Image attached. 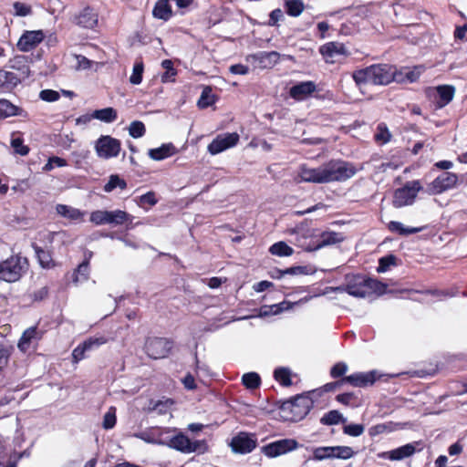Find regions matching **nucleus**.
I'll return each mask as SVG.
<instances>
[{"label":"nucleus","instance_id":"nucleus-1","mask_svg":"<svg viewBox=\"0 0 467 467\" xmlns=\"http://www.w3.org/2000/svg\"><path fill=\"white\" fill-rule=\"evenodd\" d=\"M397 68L389 64H374L356 70L353 79L357 85L372 84L386 86L391 83L396 77Z\"/></svg>","mask_w":467,"mask_h":467},{"label":"nucleus","instance_id":"nucleus-2","mask_svg":"<svg viewBox=\"0 0 467 467\" xmlns=\"http://www.w3.org/2000/svg\"><path fill=\"white\" fill-rule=\"evenodd\" d=\"M296 234V245L306 251H315L322 247L332 245L342 242L345 237L342 234L337 232H324L319 236L314 237L309 229L306 233L300 234L299 231H295Z\"/></svg>","mask_w":467,"mask_h":467},{"label":"nucleus","instance_id":"nucleus-3","mask_svg":"<svg viewBox=\"0 0 467 467\" xmlns=\"http://www.w3.org/2000/svg\"><path fill=\"white\" fill-rule=\"evenodd\" d=\"M29 267V261L20 254H12L0 262V280L7 283L19 281Z\"/></svg>","mask_w":467,"mask_h":467},{"label":"nucleus","instance_id":"nucleus-4","mask_svg":"<svg viewBox=\"0 0 467 467\" xmlns=\"http://www.w3.org/2000/svg\"><path fill=\"white\" fill-rule=\"evenodd\" d=\"M324 181L326 182L345 181L353 177L357 172V168L349 162L343 161H333L326 165Z\"/></svg>","mask_w":467,"mask_h":467},{"label":"nucleus","instance_id":"nucleus-5","mask_svg":"<svg viewBox=\"0 0 467 467\" xmlns=\"http://www.w3.org/2000/svg\"><path fill=\"white\" fill-rule=\"evenodd\" d=\"M422 190L420 181H411L394 192L392 204L396 208L409 206L414 203L417 194Z\"/></svg>","mask_w":467,"mask_h":467},{"label":"nucleus","instance_id":"nucleus-6","mask_svg":"<svg viewBox=\"0 0 467 467\" xmlns=\"http://www.w3.org/2000/svg\"><path fill=\"white\" fill-rule=\"evenodd\" d=\"M173 345L171 339L153 337L146 339L144 349L145 353L151 358H164L169 356Z\"/></svg>","mask_w":467,"mask_h":467},{"label":"nucleus","instance_id":"nucleus-7","mask_svg":"<svg viewBox=\"0 0 467 467\" xmlns=\"http://www.w3.org/2000/svg\"><path fill=\"white\" fill-rule=\"evenodd\" d=\"M355 454L353 449L348 446H323L313 450V459L323 461L327 459L348 460Z\"/></svg>","mask_w":467,"mask_h":467},{"label":"nucleus","instance_id":"nucleus-8","mask_svg":"<svg viewBox=\"0 0 467 467\" xmlns=\"http://www.w3.org/2000/svg\"><path fill=\"white\" fill-rule=\"evenodd\" d=\"M257 443L255 433L240 431L232 438L229 446L234 453L247 454L256 448Z\"/></svg>","mask_w":467,"mask_h":467},{"label":"nucleus","instance_id":"nucleus-9","mask_svg":"<svg viewBox=\"0 0 467 467\" xmlns=\"http://www.w3.org/2000/svg\"><path fill=\"white\" fill-rule=\"evenodd\" d=\"M98 155L104 159L117 157L121 150L120 140L109 135L100 136L96 142Z\"/></svg>","mask_w":467,"mask_h":467},{"label":"nucleus","instance_id":"nucleus-10","mask_svg":"<svg viewBox=\"0 0 467 467\" xmlns=\"http://www.w3.org/2000/svg\"><path fill=\"white\" fill-rule=\"evenodd\" d=\"M167 445L182 453L195 452L201 449L202 446L206 447L205 441H192L184 433L179 432L170 438Z\"/></svg>","mask_w":467,"mask_h":467},{"label":"nucleus","instance_id":"nucleus-11","mask_svg":"<svg viewBox=\"0 0 467 467\" xmlns=\"http://www.w3.org/2000/svg\"><path fill=\"white\" fill-rule=\"evenodd\" d=\"M458 182V176L452 172H443L438 176L427 187L429 194H439L456 186Z\"/></svg>","mask_w":467,"mask_h":467},{"label":"nucleus","instance_id":"nucleus-12","mask_svg":"<svg viewBox=\"0 0 467 467\" xmlns=\"http://www.w3.org/2000/svg\"><path fill=\"white\" fill-rule=\"evenodd\" d=\"M239 135L236 132L223 133L217 135L208 145V151L216 155L222 151L235 146L239 141Z\"/></svg>","mask_w":467,"mask_h":467},{"label":"nucleus","instance_id":"nucleus-13","mask_svg":"<svg viewBox=\"0 0 467 467\" xmlns=\"http://www.w3.org/2000/svg\"><path fill=\"white\" fill-rule=\"evenodd\" d=\"M315 391H308L294 397V422L303 420L313 407L314 400L311 397Z\"/></svg>","mask_w":467,"mask_h":467},{"label":"nucleus","instance_id":"nucleus-14","mask_svg":"<svg viewBox=\"0 0 467 467\" xmlns=\"http://www.w3.org/2000/svg\"><path fill=\"white\" fill-rule=\"evenodd\" d=\"M45 37L46 35L43 30H26L17 41V49L22 52H29L43 42Z\"/></svg>","mask_w":467,"mask_h":467},{"label":"nucleus","instance_id":"nucleus-15","mask_svg":"<svg viewBox=\"0 0 467 467\" xmlns=\"http://www.w3.org/2000/svg\"><path fill=\"white\" fill-rule=\"evenodd\" d=\"M99 22V15L94 8L86 6L73 18V23L77 26L92 29L97 26Z\"/></svg>","mask_w":467,"mask_h":467},{"label":"nucleus","instance_id":"nucleus-16","mask_svg":"<svg viewBox=\"0 0 467 467\" xmlns=\"http://www.w3.org/2000/svg\"><path fill=\"white\" fill-rule=\"evenodd\" d=\"M319 51L327 63H335L338 57L348 55L345 45L339 42H328Z\"/></svg>","mask_w":467,"mask_h":467},{"label":"nucleus","instance_id":"nucleus-17","mask_svg":"<svg viewBox=\"0 0 467 467\" xmlns=\"http://www.w3.org/2000/svg\"><path fill=\"white\" fill-rule=\"evenodd\" d=\"M380 375L376 370H371L368 372H358L347 376L344 378V381L351 384L354 387H367L372 385L378 379H379Z\"/></svg>","mask_w":467,"mask_h":467},{"label":"nucleus","instance_id":"nucleus-18","mask_svg":"<svg viewBox=\"0 0 467 467\" xmlns=\"http://www.w3.org/2000/svg\"><path fill=\"white\" fill-rule=\"evenodd\" d=\"M292 451V440L285 439L271 442L262 447V452L274 458Z\"/></svg>","mask_w":467,"mask_h":467},{"label":"nucleus","instance_id":"nucleus-19","mask_svg":"<svg viewBox=\"0 0 467 467\" xmlns=\"http://www.w3.org/2000/svg\"><path fill=\"white\" fill-rule=\"evenodd\" d=\"M336 290L346 291L350 296L356 297H367L368 292L365 287V277L361 275H355L350 279L346 287H337Z\"/></svg>","mask_w":467,"mask_h":467},{"label":"nucleus","instance_id":"nucleus-20","mask_svg":"<svg viewBox=\"0 0 467 467\" xmlns=\"http://www.w3.org/2000/svg\"><path fill=\"white\" fill-rule=\"evenodd\" d=\"M91 256L92 252H89L88 254L85 256V259L82 261V263H80L71 274V283L74 285H78V284L88 280L90 274Z\"/></svg>","mask_w":467,"mask_h":467},{"label":"nucleus","instance_id":"nucleus-21","mask_svg":"<svg viewBox=\"0 0 467 467\" xmlns=\"http://www.w3.org/2000/svg\"><path fill=\"white\" fill-rule=\"evenodd\" d=\"M20 83L16 73L0 69V93H11Z\"/></svg>","mask_w":467,"mask_h":467},{"label":"nucleus","instance_id":"nucleus-22","mask_svg":"<svg viewBox=\"0 0 467 467\" xmlns=\"http://www.w3.org/2000/svg\"><path fill=\"white\" fill-rule=\"evenodd\" d=\"M415 451L414 445L408 443L392 451L381 452L379 457L390 461H401L414 454Z\"/></svg>","mask_w":467,"mask_h":467},{"label":"nucleus","instance_id":"nucleus-23","mask_svg":"<svg viewBox=\"0 0 467 467\" xmlns=\"http://www.w3.org/2000/svg\"><path fill=\"white\" fill-rule=\"evenodd\" d=\"M324 165L318 168H307L302 166L299 171V177L302 181L314 183H325Z\"/></svg>","mask_w":467,"mask_h":467},{"label":"nucleus","instance_id":"nucleus-24","mask_svg":"<svg viewBox=\"0 0 467 467\" xmlns=\"http://www.w3.org/2000/svg\"><path fill=\"white\" fill-rule=\"evenodd\" d=\"M32 248L35 251L36 257L38 261L39 265L44 269L55 268L57 264L53 259V253L50 250H46L38 246L36 243H32Z\"/></svg>","mask_w":467,"mask_h":467},{"label":"nucleus","instance_id":"nucleus-25","mask_svg":"<svg viewBox=\"0 0 467 467\" xmlns=\"http://www.w3.org/2000/svg\"><path fill=\"white\" fill-rule=\"evenodd\" d=\"M274 406L275 409L272 410V412L275 419L285 421L292 418V397L284 400H277Z\"/></svg>","mask_w":467,"mask_h":467},{"label":"nucleus","instance_id":"nucleus-26","mask_svg":"<svg viewBox=\"0 0 467 467\" xmlns=\"http://www.w3.org/2000/svg\"><path fill=\"white\" fill-rule=\"evenodd\" d=\"M455 88L452 86L443 85L436 88V105L441 109L448 105L453 99Z\"/></svg>","mask_w":467,"mask_h":467},{"label":"nucleus","instance_id":"nucleus-27","mask_svg":"<svg viewBox=\"0 0 467 467\" xmlns=\"http://www.w3.org/2000/svg\"><path fill=\"white\" fill-rule=\"evenodd\" d=\"M177 153V149L172 143L162 144L159 148L150 149L148 155L154 161H162Z\"/></svg>","mask_w":467,"mask_h":467},{"label":"nucleus","instance_id":"nucleus-28","mask_svg":"<svg viewBox=\"0 0 467 467\" xmlns=\"http://www.w3.org/2000/svg\"><path fill=\"white\" fill-rule=\"evenodd\" d=\"M133 216L122 210L108 211L107 224H131Z\"/></svg>","mask_w":467,"mask_h":467},{"label":"nucleus","instance_id":"nucleus-29","mask_svg":"<svg viewBox=\"0 0 467 467\" xmlns=\"http://www.w3.org/2000/svg\"><path fill=\"white\" fill-rule=\"evenodd\" d=\"M317 90L313 81H303L294 85V99L303 100Z\"/></svg>","mask_w":467,"mask_h":467},{"label":"nucleus","instance_id":"nucleus-30","mask_svg":"<svg viewBox=\"0 0 467 467\" xmlns=\"http://www.w3.org/2000/svg\"><path fill=\"white\" fill-rule=\"evenodd\" d=\"M152 16L157 19L168 21L172 16V9L169 0H158L153 7Z\"/></svg>","mask_w":467,"mask_h":467},{"label":"nucleus","instance_id":"nucleus-31","mask_svg":"<svg viewBox=\"0 0 467 467\" xmlns=\"http://www.w3.org/2000/svg\"><path fill=\"white\" fill-rule=\"evenodd\" d=\"M56 211L57 214L70 221H81L84 216V213L81 212L79 209L74 208L67 204H57Z\"/></svg>","mask_w":467,"mask_h":467},{"label":"nucleus","instance_id":"nucleus-32","mask_svg":"<svg viewBox=\"0 0 467 467\" xmlns=\"http://www.w3.org/2000/svg\"><path fill=\"white\" fill-rule=\"evenodd\" d=\"M21 114V109L5 99H0V119Z\"/></svg>","mask_w":467,"mask_h":467},{"label":"nucleus","instance_id":"nucleus-33","mask_svg":"<svg viewBox=\"0 0 467 467\" xmlns=\"http://www.w3.org/2000/svg\"><path fill=\"white\" fill-rule=\"evenodd\" d=\"M92 117L100 121L111 123L117 119L118 114L115 109L109 107L101 109H96L92 113Z\"/></svg>","mask_w":467,"mask_h":467},{"label":"nucleus","instance_id":"nucleus-34","mask_svg":"<svg viewBox=\"0 0 467 467\" xmlns=\"http://www.w3.org/2000/svg\"><path fill=\"white\" fill-rule=\"evenodd\" d=\"M388 227L390 232L398 233L400 235H409L422 231L421 227H406L403 223L397 221L389 222Z\"/></svg>","mask_w":467,"mask_h":467},{"label":"nucleus","instance_id":"nucleus-35","mask_svg":"<svg viewBox=\"0 0 467 467\" xmlns=\"http://www.w3.org/2000/svg\"><path fill=\"white\" fill-rule=\"evenodd\" d=\"M274 379L283 387L292 385V374L288 368H277L274 371Z\"/></svg>","mask_w":467,"mask_h":467},{"label":"nucleus","instance_id":"nucleus-36","mask_svg":"<svg viewBox=\"0 0 467 467\" xmlns=\"http://www.w3.org/2000/svg\"><path fill=\"white\" fill-rule=\"evenodd\" d=\"M36 326H33L26 329L18 341V348L22 351H26L28 348L32 339L36 337Z\"/></svg>","mask_w":467,"mask_h":467},{"label":"nucleus","instance_id":"nucleus-37","mask_svg":"<svg viewBox=\"0 0 467 467\" xmlns=\"http://www.w3.org/2000/svg\"><path fill=\"white\" fill-rule=\"evenodd\" d=\"M279 53L275 51L271 52H260L254 56V58L258 59L264 67H272L279 59Z\"/></svg>","mask_w":467,"mask_h":467},{"label":"nucleus","instance_id":"nucleus-38","mask_svg":"<svg viewBox=\"0 0 467 467\" xmlns=\"http://www.w3.org/2000/svg\"><path fill=\"white\" fill-rule=\"evenodd\" d=\"M291 303L287 301H283L279 304H275L272 306H263L260 309L261 316H270V315H277L283 312L285 309L291 307Z\"/></svg>","mask_w":467,"mask_h":467},{"label":"nucleus","instance_id":"nucleus-39","mask_svg":"<svg viewBox=\"0 0 467 467\" xmlns=\"http://www.w3.org/2000/svg\"><path fill=\"white\" fill-rule=\"evenodd\" d=\"M346 420H347L344 418V416L338 410H336L327 412L320 419V422L323 425H327V426L337 425L340 422L344 423V422H346Z\"/></svg>","mask_w":467,"mask_h":467},{"label":"nucleus","instance_id":"nucleus-40","mask_svg":"<svg viewBox=\"0 0 467 467\" xmlns=\"http://www.w3.org/2000/svg\"><path fill=\"white\" fill-rule=\"evenodd\" d=\"M365 287L368 292V296L372 294L382 295L386 291V285L372 278L365 277Z\"/></svg>","mask_w":467,"mask_h":467},{"label":"nucleus","instance_id":"nucleus-41","mask_svg":"<svg viewBox=\"0 0 467 467\" xmlns=\"http://www.w3.org/2000/svg\"><path fill=\"white\" fill-rule=\"evenodd\" d=\"M242 383L248 389H255L261 385V378L256 372L245 373L242 377Z\"/></svg>","mask_w":467,"mask_h":467},{"label":"nucleus","instance_id":"nucleus-42","mask_svg":"<svg viewBox=\"0 0 467 467\" xmlns=\"http://www.w3.org/2000/svg\"><path fill=\"white\" fill-rule=\"evenodd\" d=\"M144 71V63L141 58L137 59L133 66L132 74L130 77V82L133 85H139L142 81Z\"/></svg>","mask_w":467,"mask_h":467},{"label":"nucleus","instance_id":"nucleus-43","mask_svg":"<svg viewBox=\"0 0 467 467\" xmlns=\"http://www.w3.org/2000/svg\"><path fill=\"white\" fill-rule=\"evenodd\" d=\"M269 252L277 256H289L292 254V247L286 243L280 241L272 244L269 248Z\"/></svg>","mask_w":467,"mask_h":467},{"label":"nucleus","instance_id":"nucleus-44","mask_svg":"<svg viewBox=\"0 0 467 467\" xmlns=\"http://www.w3.org/2000/svg\"><path fill=\"white\" fill-rule=\"evenodd\" d=\"M117 187L123 190L127 187V183L123 179L119 178V175H111L103 189L106 192H110Z\"/></svg>","mask_w":467,"mask_h":467},{"label":"nucleus","instance_id":"nucleus-45","mask_svg":"<svg viewBox=\"0 0 467 467\" xmlns=\"http://www.w3.org/2000/svg\"><path fill=\"white\" fill-rule=\"evenodd\" d=\"M49 296V287L45 285L36 291L27 294L31 303H37L46 300Z\"/></svg>","mask_w":467,"mask_h":467},{"label":"nucleus","instance_id":"nucleus-46","mask_svg":"<svg viewBox=\"0 0 467 467\" xmlns=\"http://www.w3.org/2000/svg\"><path fill=\"white\" fill-rule=\"evenodd\" d=\"M11 146L15 152L20 156H26L29 153V147L24 144V139L21 137L12 138Z\"/></svg>","mask_w":467,"mask_h":467},{"label":"nucleus","instance_id":"nucleus-47","mask_svg":"<svg viewBox=\"0 0 467 467\" xmlns=\"http://www.w3.org/2000/svg\"><path fill=\"white\" fill-rule=\"evenodd\" d=\"M146 132L145 125L142 121L134 120L130 123L129 133L132 138L138 139L144 136Z\"/></svg>","mask_w":467,"mask_h":467},{"label":"nucleus","instance_id":"nucleus-48","mask_svg":"<svg viewBox=\"0 0 467 467\" xmlns=\"http://www.w3.org/2000/svg\"><path fill=\"white\" fill-rule=\"evenodd\" d=\"M116 409L114 407H110L104 415L102 426L105 430H110L116 425Z\"/></svg>","mask_w":467,"mask_h":467},{"label":"nucleus","instance_id":"nucleus-49","mask_svg":"<svg viewBox=\"0 0 467 467\" xmlns=\"http://www.w3.org/2000/svg\"><path fill=\"white\" fill-rule=\"evenodd\" d=\"M108 211L97 210L90 213L89 221L96 225L107 224Z\"/></svg>","mask_w":467,"mask_h":467},{"label":"nucleus","instance_id":"nucleus-50","mask_svg":"<svg viewBox=\"0 0 467 467\" xmlns=\"http://www.w3.org/2000/svg\"><path fill=\"white\" fill-rule=\"evenodd\" d=\"M107 342V339L104 337H90L87 338L83 343H81L84 346V349H87V351H90L94 349L95 348H98Z\"/></svg>","mask_w":467,"mask_h":467},{"label":"nucleus","instance_id":"nucleus-51","mask_svg":"<svg viewBox=\"0 0 467 467\" xmlns=\"http://www.w3.org/2000/svg\"><path fill=\"white\" fill-rule=\"evenodd\" d=\"M390 133L387 127L384 124H379L377 129V133L375 134V140L378 142L385 144L390 140Z\"/></svg>","mask_w":467,"mask_h":467},{"label":"nucleus","instance_id":"nucleus-52","mask_svg":"<svg viewBox=\"0 0 467 467\" xmlns=\"http://www.w3.org/2000/svg\"><path fill=\"white\" fill-rule=\"evenodd\" d=\"M392 426L391 423H380L374 426H371L368 429V434L371 437H375L377 435L382 434L384 432H390L392 431Z\"/></svg>","mask_w":467,"mask_h":467},{"label":"nucleus","instance_id":"nucleus-53","mask_svg":"<svg viewBox=\"0 0 467 467\" xmlns=\"http://www.w3.org/2000/svg\"><path fill=\"white\" fill-rule=\"evenodd\" d=\"M345 434L351 437H358L364 432V426L362 424H348L343 428Z\"/></svg>","mask_w":467,"mask_h":467},{"label":"nucleus","instance_id":"nucleus-54","mask_svg":"<svg viewBox=\"0 0 467 467\" xmlns=\"http://www.w3.org/2000/svg\"><path fill=\"white\" fill-rule=\"evenodd\" d=\"M158 200L154 192L150 191L140 196L139 204L141 207L145 205L153 206L157 203Z\"/></svg>","mask_w":467,"mask_h":467},{"label":"nucleus","instance_id":"nucleus-55","mask_svg":"<svg viewBox=\"0 0 467 467\" xmlns=\"http://www.w3.org/2000/svg\"><path fill=\"white\" fill-rule=\"evenodd\" d=\"M39 98L47 102H55L59 99L60 95L53 89H43L39 93Z\"/></svg>","mask_w":467,"mask_h":467},{"label":"nucleus","instance_id":"nucleus-56","mask_svg":"<svg viewBox=\"0 0 467 467\" xmlns=\"http://www.w3.org/2000/svg\"><path fill=\"white\" fill-rule=\"evenodd\" d=\"M15 9V15L18 16H26L31 14L32 9L30 5H27L21 2H15L13 4Z\"/></svg>","mask_w":467,"mask_h":467},{"label":"nucleus","instance_id":"nucleus-57","mask_svg":"<svg viewBox=\"0 0 467 467\" xmlns=\"http://www.w3.org/2000/svg\"><path fill=\"white\" fill-rule=\"evenodd\" d=\"M10 355L9 349L3 344H0V370L8 364Z\"/></svg>","mask_w":467,"mask_h":467},{"label":"nucleus","instance_id":"nucleus-58","mask_svg":"<svg viewBox=\"0 0 467 467\" xmlns=\"http://www.w3.org/2000/svg\"><path fill=\"white\" fill-rule=\"evenodd\" d=\"M214 103V99L211 97L206 90H203L199 100L198 106L201 109L207 108Z\"/></svg>","mask_w":467,"mask_h":467},{"label":"nucleus","instance_id":"nucleus-59","mask_svg":"<svg viewBox=\"0 0 467 467\" xmlns=\"http://www.w3.org/2000/svg\"><path fill=\"white\" fill-rule=\"evenodd\" d=\"M317 269L313 265H303V266H294V275H313L316 273Z\"/></svg>","mask_w":467,"mask_h":467},{"label":"nucleus","instance_id":"nucleus-60","mask_svg":"<svg viewBox=\"0 0 467 467\" xmlns=\"http://www.w3.org/2000/svg\"><path fill=\"white\" fill-rule=\"evenodd\" d=\"M347 369L348 366L345 363L340 362L332 367L330 373L333 378H338L344 375Z\"/></svg>","mask_w":467,"mask_h":467},{"label":"nucleus","instance_id":"nucleus-61","mask_svg":"<svg viewBox=\"0 0 467 467\" xmlns=\"http://www.w3.org/2000/svg\"><path fill=\"white\" fill-rule=\"evenodd\" d=\"M394 264V258L392 256L389 257H382L379 259V265L378 266L379 273H384L388 270L390 265Z\"/></svg>","mask_w":467,"mask_h":467},{"label":"nucleus","instance_id":"nucleus-62","mask_svg":"<svg viewBox=\"0 0 467 467\" xmlns=\"http://www.w3.org/2000/svg\"><path fill=\"white\" fill-rule=\"evenodd\" d=\"M229 70L234 75H246L249 72V67L243 64H234L230 67Z\"/></svg>","mask_w":467,"mask_h":467},{"label":"nucleus","instance_id":"nucleus-63","mask_svg":"<svg viewBox=\"0 0 467 467\" xmlns=\"http://www.w3.org/2000/svg\"><path fill=\"white\" fill-rule=\"evenodd\" d=\"M87 349H84V346L82 344L78 345L72 352V358L75 362H78L85 358V353Z\"/></svg>","mask_w":467,"mask_h":467},{"label":"nucleus","instance_id":"nucleus-64","mask_svg":"<svg viewBox=\"0 0 467 467\" xmlns=\"http://www.w3.org/2000/svg\"><path fill=\"white\" fill-rule=\"evenodd\" d=\"M422 71H423V67L419 66V67H414L412 70H410L409 72H407L406 77L410 82H414L419 78V77L420 76Z\"/></svg>","mask_w":467,"mask_h":467}]
</instances>
